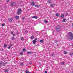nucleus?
Returning <instances> with one entry per match:
<instances>
[{
	"label": "nucleus",
	"instance_id": "1",
	"mask_svg": "<svg viewBox=\"0 0 73 73\" xmlns=\"http://www.w3.org/2000/svg\"><path fill=\"white\" fill-rule=\"evenodd\" d=\"M67 38H69V39H70V40H73V33L70 32H68L67 34Z\"/></svg>",
	"mask_w": 73,
	"mask_h": 73
},
{
	"label": "nucleus",
	"instance_id": "2",
	"mask_svg": "<svg viewBox=\"0 0 73 73\" xmlns=\"http://www.w3.org/2000/svg\"><path fill=\"white\" fill-rule=\"evenodd\" d=\"M56 32H59L61 30V27L59 25L56 26Z\"/></svg>",
	"mask_w": 73,
	"mask_h": 73
},
{
	"label": "nucleus",
	"instance_id": "3",
	"mask_svg": "<svg viewBox=\"0 0 73 73\" xmlns=\"http://www.w3.org/2000/svg\"><path fill=\"white\" fill-rule=\"evenodd\" d=\"M21 9H19L18 10V11L17 12V14L18 15H20L21 14Z\"/></svg>",
	"mask_w": 73,
	"mask_h": 73
},
{
	"label": "nucleus",
	"instance_id": "4",
	"mask_svg": "<svg viewBox=\"0 0 73 73\" xmlns=\"http://www.w3.org/2000/svg\"><path fill=\"white\" fill-rule=\"evenodd\" d=\"M5 64L3 62L1 61L0 62V66H5Z\"/></svg>",
	"mask_w": 73,
	"mask_h": 73
},
{
	"label": "nucleus",
	"instance_id": "5",
	"mask_svg": "<svg viewBox=\"0 0 73 73\" xmlns=\"http://www.w3.org/2000/svg\"><path fill=\"white\" fill-rule=\"evenodd\" d=\"M15 5H16V3L15 2H13L11 3L10 5L11 7H13V6H15Z\"/></svg>",
	"mask_w": 73,
	"mask_h": 73
},
{
	"label": "nucleus",
	"instance_id": "6",
	"mask_svg": "<svg viewBox=\"0 0 73 73\" xmlns=\"http://www.w3.org/2000/svg\"><path fill=\"white\" fill-rule=\"evenodd\" d=\"M37 40V39L36 38L33 41V44H35L36 42V41Z\"/></svg>",
	"mask_w": 73,
	"mask_h": 73
},
{
	"label": "nucleus",
	"instance_id": "7",
	"mask_svg": "<svg viewBox=\"0 0 73 73\" xmlns=\"http://www.w3.org/2000/svg\"><path fill=\"white\" fill-rule=\"evenodd\" d=\"M31 5L32 7H33V6H34L35 5V3H34V2L32 1L31 2Z\"/></svg>",
	"mask_w": 73,
	"mask_h": 73
},
{
	"label": "nucleus",
	"instance_id": "8",
	"mask_svg": "<svg viewBox=\"0 0 73 73\" xmlns=\"http://www.w3.org/2000/svg\"><path fill=\"white\" fill-rule=\"evenodd\" d=\"M8 20L9 22H11L13 20V19L12 18H10L8 19Z\"/></svg>",
	"mask_w": 73,
	"mask_h": 73
},
{
	"label": "nucleus",
	"instance_id": "9",
	"mask_svg": "<svg viewBox=\"0 0 73 73\" xmlns=\"http://www.w3.org/2000/svg\"><path fill=\"white\" fill-rule=\"evenodd\" d=\"M27 54H33V52H27Z\"/></svg>",
	"mask_w": 73,
	"mask_h": 73
},
{
	"label": "nucleus",
	"instance_id": "10",
	"mask_svg": "<svg viewBox=\"0 0 73 73\" xmlns=\"http://www.w3.org/2000/svg\"><path fill=\"white\" fill-rule=\"evenodd\" d=\"M33 19H37V17L36 16H34L32 17Z\"/></svg>",
	"mask_w": 73,
	"mask_h": 73
},
{
	"label": "nucleus",
	"instance_id": "11",
	"mask_svg": "<svg viewBox=\"0 0 73 73\" xmlns=\"http://www.w3.org/2000/svg\"><path fill=\"white\" fill-rule=\"evenodd\" d=\"M61 18H64V15L63 14H62L60 16Z\"/></svg>",
	"mask_w": 73,
	"mask_h": 73
},
{
	"label": "nucleus",
	"instance_id": "12",
	"mask_svg": "<svg viewBox=\"0 0 73 73\" xmlns=\"http://www.w3.org/2000/svg\"><path fill=\"white\" fill-rule=\"evenodd\" d=\"M19 16H16L15 17V19H19Z\"/></svg>",
	"mask_w": 73,
	"mask_h": 73
},
{
	"label": "nucleus",
	"instance_id": "13",
	"mask_svg": "<svg viewBox=\"0 0 73 73\" xmlns=\"http://www.w3.org/2000/svg\"><path fill=\"white\" fill-rule=\"evenodd\" d=\"M26 73H31L30 72H29V71L28 70H27L26 71Z\"/></svg>",
	"mask_w": 73,
	"mask_h": 73
},
{
	"label": "nucleus",
	"instance_id": "14",
	"mask_svg": "<svg viewBox=\"0 0 73 73\" xmlns=\"http://www.w3.org/2000/svg\"><path fill=\"white\" fill-rule=\"evenodd\" d=\"M21 66H23V65H24V63L23 62H21V63L19 64Z\"/></svg>",
	"mask_w": 73,
	"mask_h": 73
},
{
	"label": "nucleus",
	"instance_id": "15",
	"mask_svg": "<svg viewBox=\"0 0 73 73\" xmlns=\"http://www.w3.org/2000/svg\"><path fill=\"white\" fill-rule=\"evenodd\" d=\"M56 16H57V17H58V16H59V14L58 13H57L56 14Z\"/></svg>",
	"mask_w": 73,
	"mask_h": 73
},
{
	"label": "nucleus",
	"instance_id": "16",
	"mask_svg": "<svg viewBox=\"0 0 73 73\" xmlns=\"http://www.w3.org/2000/svg\"><path fill=\"white\" fill-rule=\"evenodd\" d=\"M35 7H36V8H38L39 7V5H35Z\"/></svg>",
	"mask_w": 73,
	"mask_h": 73
},
{
	"label": "nucleus",
	"instance_id": "17",
	"mask_svg": "<svg viewBox=\"0 0 73 73\" xmlns=\"http://www.w3.org/2000/svg\"><path fill=\"white\" fill-rule=\"evenodd\" d=\"M21 40H22V41H23L24 40V38H23V37H22L21 38Z\"/></svg>",
	"mask_w": 73,
	"mask_h": 73
},
{
	"label": "nucleus",
	"instance_id": "18",
	"mask_svg": "<svg viewBox=\"0 0 73 73\" xmlns=\"http://www.w3.org/2000/svg\"><path fill=\"white\" fill-rule=\"evenodd\" d=\"M48 3L49 4H50V3H51V2H50V0H49V1H48Z\"/></svg>",
	"mask_w": 73,
	"mask_h": 73
},
{
	"label": "nucleus",
	"instance_id": "19",
	"mask_svg": "<svg viewBox=\"0 0 73 73\" xmlns=\"http://www.w3.org/2000/svg\"><path fill=\"white\" fill-rule=\"evenodd\" d=\"M54 6L53 5V4H52L51 5V7H54Z\"/></svg>",
	"mask_w": 73,
	"mask_h": 73
},
{
	"label": "nucleus",
	"instance_id": "20",
	"mask_svg": "<svg viewBox=\"0 0 73 73\" xmlns=\"http://www.w3.org/2000/svg\"><path fill=\"white\" fill-rule=\"evenodd\" d=\"M64 54H68V52L66 51H64Z\"/></svg>",
	"mask_w": 73,
	"mask_h": 73
},
{
	"label": "nucleus",
	"instance_id": "21",
	"mask_svg": "<svg viewBox=\"0 0 73 73\" xmlns=\"http://www.w3.org/2000/svg\"><path fill=\"white\" fill-rule=\"evenodd\" d=\"M23 53V52H21L20 53V55H22Z\"/></svg>",
	"mask_w": 73,
	"mask_h": 73
},
{
	"label": "nucleus",
	"instance_id": "22",
	"mask_svg": "<svg viewBox=\"0 0 73 73\" xmlns=\"http://www.w3.org/2000/svg\"><path fill=\"white\" fill-rule=\"evenodd\" d=\"M11 40H14L15 39V37H14L13 36V37H12L11 38Z\"/></svg>",
	"mask_w": 73,
	"mask_h": 73
},
{
	"label": "nucleus",
	"instance_id": "23",
	"mask_svg": "<svg viewBox=\"0 0 73 73\" xmlns=\"http://www.w3.org/2000/svg\"><path fill=\"white\" fill-rule=\"evenodd\" d=\"M58 41V40H55V42L56 43Z\"/></svg>",
	"mask_w": 73,
	"mask_h": 73
},
{
	"label": "nucleus",
	"instance_id": "24",
	"mask_svg": "<svg viewBox=\"0 0 73 73\" xmlns=\"http://www.w3.org/2000/svg\"><path fill=\"white\" fill-rule=\"evenodd\" d=\"M23 52H25V51L26 50V49L25 48H23Z\"/></svg>",
	"mask_w": 73,
	"mask_h": 73
},
{
	"label": "nucleus",
	"instance_id": "25",
	"mask_svg": "<svg viewBox=\"0 0 73 73\" xmlns=\"http://www.w3.org/2000/svg\"><path fill=\"white\" fill-rule=\"evenodd\" d=\"M44 23H47V22H48L47 21H46V20H44Z\"/></svg>",
	"mask_w": 73,
	"mask_h": 73
},
{
	"label": "nucleus",
	"instance_id": "26",
	"mask_svg": "<svg viewBox=\"0 0 73 73\" xmlns=\"http://www.w3.org/2000/svg\"><path fill=\"white\" fill-rule=\"evenodd\" d=\"M31 39H33L34 38V36H32L31 37Z\"/></svg>",
	"mask_w": 73,
	"mask_h": 73
},
{
	"label": "nucleus",
	"instance_id": "27",
	"mask_svg": "<svg viewBox=\"0 0 73 73\" xmlns=\"http://www.w3.org/2000/svg\"><path fill=\"white\" fill-rule=\"evenodd\" d=\"M60 64H61V65H64V62H62Z\"/></svg>",
	"mask_w": 73,
	"mask_h": 73
},
{
	"label": "nucleus",
	"instance_id": "28",
	"mask_svg": "<svg viewBox=\"0 0 73 73\" xmlns=\"http://www.w3.org/2000/svg\"><path fill=\"white\" fill-rule=\"evenodd\" d=\"M65 20H66V19H64L63 20V22H65Z\"/></svg>",
	"mask_w": 73,
	"mask_h": 73
},
{
	"label": "nucleus",
	"instance_id": "29",
	"mask_svg": "<svg viewBox=\"0 0 73 73\" xmlns=\"http://www.w3.org/2000/svg\"><path fill=\"white\" fill-rule=\"evenodd\" d=\"M7 46V44H5L4 45V47H5H5H6Z\"/></svg>",
	"mask_w": 73,
	"mask_h": 73
},
{
	"label": "nucleus",
	"instance_id": "30",
	"mask_svg": "<svg viewBox=\"0 0 73 73\" xmlns=\"http://www.w3.org/2000/svg\"><path fill=\"white\" fill-rule=\"evenodd\" d=\"M73 53H72L70 54V56H72V55H73Z\"/></svg>",
	"mask_w": 73,
	"mask_h": 73
},
{
	"label": "nucleus",
	"instance_id": "31",
	"mask_svg": "<svg viewBox=\"0 0 73 73\" xmlns=\"http://www.w3.org/2000/svg\"><path fill=\"white\" fill-rule=\"evenodd\" d=\"M5 72H8V70H7V69H6V70H5Z\"/></svg>",
	"mask_w": 73,
	"mask_h": 73
},
{
	"label": "nucleus",
	"instance_id": "32",
	"mask_svg": "<svg viewBox=\"0 0 73 73\" xmlns=\"http://www.w3.org/2000/svg\"><path fill=\"white\" fill-rule=\"evenodd\" d=\"M6 2H9L10 1V0H6Z\"/></svg>",
	"mask_w": 73,
	"mask_h": 73
},
{
	"label": "nucleus",
	"instance_id": "33",
	"mask_svg": "<svg viewBox=\"0 0 73 73\" xmlns=\"http://www.w3.org/2000/svg\"><path fill=\"white\" fill-rule=\"evenodd\" d=\"M40 42H43V40H40Z\"/></svg>",
	"mask_w": 73,
	"mask_h": 73
},
{
	"label": "nucleus",
	"instance_id": "34",
	"mask_svg": "<svg viewBox=\"0 0 73 73\" xmlns=\"http://www.w3.org/2000/svg\"><path fill=\"white\" fill-rule=\"evenodd\" d=\"M4 25H5V24H2V27H4Z\"/></svg>",
	"mask_w": 73,
	"mask_h": 73
},
{
	"label": "nucleus",
	"instance_id": "35",
	"mask_svg": "<svg viewBox=\"0 0 73 73\" xmlns=\"http://www.w3.org/2000/svg\"><path fill=\"white\" fill-rule=\"evenodd\" d=\"M11 47H10V46H9L8 47V49H10V48H11Z\"/></svg>",
	"mask_w": 73,
	"mask_h": 73
},
{
	"label": "nucleus",
	"instance_id": "36",
	"mask_svg": "<svg viewBox=\"0 0 73 73\" xmlns=\"http://www.w3.org/2000/svg\"><path fill=\"white\" fill-rule=\"evenodd\" d=\"M22 19H23V20H24V19H25V17H23L22 18Z\"/></svg>",
	"mask_w": 73,
	"mask_h": 73
},
{
	"label": "nucleus",
	"instance_id": "37",
	"mask_svg": "<svg viewBox=\"0 0 73 73\" xmlns=\"http://www.w3.org/2000/svg\"><path fill=\"white\" fill-rule=\"evenodd\" d=\"M11 34H12L13 35V31L11 32Z\"/></svg>",
	"mask_w": 73,
	"mask_h": 73
},
{
	"label": "nucleus",
	"instance_id": "38",
	"mask_svg": "<svg viewBox=\"0 0 73 73\" xmlns=\"http://www.w3.org/2000/svg\"><path fill=\"white\" fill-rule=\"evenodd\" d=\"M12 46V44H11L9 46L11 47V46Z\"/></svg>",
	"mask_w": 73,
	"mask_h": 73
},
{
	"label": "nucleus",
	"instance_id": "39",
	"mask_svg": "<svg viewBox=\"0 0 73 73\" xmlns=\"http://www.w3.org/2000/svg\"><path fill=\"white\" fill-rule=\"evenodd\" d=\"M51 55L52 56H54V54H52Z\"/></svg>",
	"mask_w": 73,
	"mask_h": 73
},
{
	"label": "nucleus",
	"instance_id": "40",
	"mask_svg": "<svg viewBox=\"0 0 73 73\" xmlns=\"http://www.w3.org/2000/svg\"><path fill=\"white\" fill-rule=\"evenodd\" d=\"M13 36H15L16 35L15 34H13Z\"/></svg>",
	"mask_w": 73,
	"mask_h": 73
},
{
	"label": "nucleus",
	"instance_id": "41",
	"mask_svg": "<svg viewBox=\"0 0 73 73\" xmlns=\"http://www.w3.org/2000/svg\"><path fill=\"white\" fill-rule=\"evenodd\" d=\"M44 73H47V71H45L44 72Z\"/></svg>",
	"mask_w": 73,
	"mask_h": 73
},
{
	"label": "nucleus",
	"instance_id": "42",
	"mask_svg": "<svg viewBox=\"0 0 73 73\" xmlns=\"http://www.w3.org/2000/svg\"><path fill=\"white\" fill-rule=\"evenodd\" d=\"M68 14L67 13H66V15H68Z\"/></svg>",
	"mask_w": 73,
	"mask_h": 73
}]
</instances>
